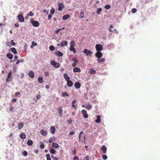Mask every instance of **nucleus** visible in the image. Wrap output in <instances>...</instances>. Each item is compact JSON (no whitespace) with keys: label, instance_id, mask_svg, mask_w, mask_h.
Wrapping results in <instances>:
<instances>
[{"label":"nucleus","instance_id":"obj_1","mask_svg":"<svg viewBox=\"0 0 160 160\" xmlns=\"http://www.w3.org/2000/svg\"><path fill=\"white\" fill-rule=\"evenodd\" d=\"M30 22L33 26L35 27H38L39 26V22L37 21H35L33 19H31Z\"/></svg>","mask_w":160,"mask_h":160},{"label":"nucleus","instance_id":"obj_2","mask_svg":"<svg viewBox=\"0 0 160 160\" xmlns=\"http://www.w3.org/2000/svg\"><path fill=\"white\" fill-rule=\"evenodd\" d=\"M95 48L97 51L100 52L103 49V46L100 44H97L96 45Z\"/></svg>","mask_w":160,"mask_h":160},{"label":"nucleus","instance_id":"obj_3","mask_svg":"<svg viewBox=\"0 0 160 160\" xmlns=\"http://www.w3.org/2000/svg\"><path fill=\"white\" fill-rule=\"evenodd\" d=\"M51 64L52 65L54 66L55 68H57L60 67L59 63L56 62L54 61H51Z\"/></svg>","mask_w":160,"mask_h":160},{"label":"nucleus","instance_id":"obj_4","mask_svg":"<svg viewBox=\"0 0 160 160\" xmlns=\"http://www.w3.org/2000/svg\"><path fill=\"white\" fill-rule=\"evenodd\" d=\"M83 52L84 53L86 54V56H90L92 54V52L90 50L86 49L84 50Z\"/></svg>","mask_w":160,"mask_h":160},{"label":"nucleus","instance_id":"obj_5","mask_svg":"<svg viewBox=\"0 0 160 160\" xmlns=\"http://www.w3.org/2000/svg\"><path fill=\"white\" fill-rule=\"evenodd\" d=\"M83 134V132H81L79 134V141H81V142H84V143H85V136H84L83 137V140H82V139L81 138H82V136H81V134Z\"/></svg>","mask_w":160,"mask_h":160},{"label":"nucleus","instance_id":"obj_6","mask_svg":"<svg viewBox=\"0 0 160 160\" xmlns=\"http://www.w3.org/2000/svg\"><path fill=\"white\" fill-rule=\"evenodd\" d=\"M81 112L82 114H83V117L84 118H87L88 117V115L87 114V112L86 110L84 109H83L82 110Z\"/></svg>","mask_w":160,"mask_h":160},{"label":"nucleus","instance_id":"obj_7","mask_svg":"<svg viewBox=\"0 0 160 160\" xmlns=\"http://www.w3.org/2000/svg\"><path fill=\"white\" fill-rule=\"evenodd\" d=\"M18 20L21 22H23L24 21V17L21 15H19L18 16Z\"/></svg>","mask_w":160,"mask_h":160},{"label":"nucleus","instance_id":"obj_8","mask_svg":"<svg viewBox=\"0 0 160 160\" xmlns=\"http://www.w3.org/2000/svg\"><path fill=\"white\" fill-rule=\"evenodd\" d=\"M102 56V53L99 51H97L95 54V57L98 58H101Z\"/></svg>","mask_w":160,"mask_h":160},{"label":"nucleus","instance_id":"obj_9","mask_svg":"<svg viewBox=\"0 0 160 160\" xmlns=\"http://www.w3.org/2000/svg\"><path fill=\"white\" fill-rule=\"evenodd\" d=\"M74 86L76 89H78L80 88L81 86V84L79 82H77L75 83Z\"/></svg>","mask_w":160,"mask_h":160},{"label":"nucleus","instance_id":"obj_10","mask_svg":"<svg viewBox=\"0 0 160 160\" xmlns=\"http://www.w3.org/2000/svg\"><path fill=\"white\" fill-rule=\"evenodd\" d=\"M56 128L53 126H51L50 128V132L52 134H54L55 132Z\"/></svg>","mask_w":160,"mask_h":160},{"label":"nucleus","instance_id":"obj_11","mask_svg":"<svg viewBox=\"0 0 160 160\" xmlns=\"http://www.w3.org/2000/svg\"><path fill=\"white\" fill-rule=\"evenodd\" d=\"M101 149L103 153H105L106 152L107 148L105 146H102L101 148Z\"/></svg>","mask_w":160,"mask_h":160},{"label":"nucleus","instance_id":"obj_12","mask_svg":"<svg viewBox=\"0 0 160 160\" xmlns=\"http://www.w3.org/2000/svg\"><path fill=\"white\" fill-rule=\"evenodd\" d=\"M68 42L67 41H62L60 44V45L62 47H63L64 46H67L68 45Z\"/></svg>","mask_w":160,"mask_h":160},{"label":"nucleus","instance_id":"obj_13","mask_svg":"<svg viewBox=\"0 0 160 160\" xmlns=\"http://www.w3.org/2000/svg\"><path fill=\"white\" fill-rule=\"evenodd\" d=\"M28 75L31 78H33L34 77V73L32 71H30L28 73Z\"/></svg>","mask_w":160,"mask_h":160},{"label":"nucleus","instance_id":"obj_14","mask_svg":"<svg viewBox=\"0 0 160 160\" xmlns=\"http://www.w3.org/2000/svg\"><path fill=\"white\" fill-rule=\"evenodd\" d=\"M97 119L95 120V122L98 123H100L101 122V116L99 115H98L97 116Z\"/></svg>","mask_w":160,"mask_h":160},{"label":"nucleus","instance_id":"obj_15","mask_svg":"<svg viewBox=\"0 0 160 160\" xmlns=\"http://www.w3.org/2000/svg\"><path fill=\"white\" fill-rule=\"evenodd\" d=\"M67 81V85L69 87H71L73 85V83L72 81L70 80Z\"/></svg>","mask_w":160,"mask_h":160},{"label":"nucleus","instance_id":"obj_16","mask_svg":"<svg viewBox=\"0 0 160 160\" xmlns=\"http://www.w3.org/2000/svg\"><path fill=\"white\" fill-rule=\"evenodd\" d=\"M58 10L59 11H62V8L64 7V6L63 4L61 3H59L58 4Z\"/></svg>","mask_w":160,"mask_h":160},{"label":"nucleus","instance_id":"obj_17","mask_svg":"<svg viewBox=\"0 0 160 160\" xmlns=\"http://www.w3.org/2000/svg\"><path fill=\"white\" fill-rule=\"evenodd\" d=\"M42 134L44 136H46L47 135V132L43 129H41L40 131Z\"/></svg>","mask_w":160,"mask_h":160},{"label":"nucleus","instance_id":"obj_18","mask_svg":"<svg viewBox=\"0 0 160 160\" xmlns=\"http://www.w3.org/2000/svg\"><path fill=\"white\" fill-rule=\"evenodd\" d=\"M20 137L22 139H24L26 138V135L24 133L22 132L20 134Z\"/></svg>","mask_w":160,"mask_h":160},{"label":"nucleus","instance_id":"obj_19","mask_svg":"<svg viewBox=\"0 0 160 160\" xmlns=\"http://www.w3.org/2000/svg\"><path fill=\"white\" fill-rule=\"evenodd\" d=\"M52 146L54 148H57L59 147V145L55 142H53L52 144Z\"/></svg>","mask_w":160,"mask_h":160},{"label":"nucleus","instance_id":"obj_20","mask_svg":"<svg viewBox=\"0 0 160 160\" xmlns=\"http://www.w3.org/2000/svg\"><path fill=\"white\" fill-rule=\"evenodd\" d=\"M76 102L77 101L76 100H74L72 102V107L75 109H76L77 108L76 107L75 105V104L76 103Z\"/></svg>","mask_w":160,"mask_h":160},{"label":"nucleus","instance_id":"obj_21","mask_svg":"<svg viewBox=\"0 0 160 160\" xmlns=\"http://www.w3.org/2000/svg\"><path fill=\"white\" fill-rule=\"evenodd\" d=\"M55 54L56 55L59 56L60 57H62L63 55L62 53L59 51H58L56 52H55Z\"/></svg>","mask_w":160,"mask_h":160},{"label":"nucleus","instance_id":"obj_22","mask_svg":"<svg viewBox=\"0 0 160 160\" xmlns=\"http://www.w3.org/2000/svg\"><path fill=\"white\" fill-rule=\"evenodd\" d=\"M88 72L91 74H95L96 73V71L93 68H91L90 69Z\"/></svg>","mask_w":160,"mask_h":160},{"label":"nucleus","instance_id":"obj_23","mask_svg":"<svg viewBox=\"0 0 160 160\" xmlns=\"http://www.w3.org/2000/svg\"><path fill=\"white\" fill-rule=\"evenodd\" d=\"M73 71L74 72H81V70L80 68L75 67L73 69Z\"/></svg>","mask_w":160,"mask_h":160},{"label":"nucleus","instance_id":"obj_24","mask_svg":"<svg viewBox=\"0 0 160 160\" xmlns=\"http://www.w3.org/2000/svg\"><path fill=\"white\" fill-rule=\"evenodd\" d=\"M92 108V106L91 104H88L85 107V108L88 110H89Z\"/></svg>","mask_w":160,"mask_h":160},{"label":"nucleus","instance_id":"obj_25","mask_svg":"<svg viewBox=\"0 0 160 160\" xmlns=\"http://www.w3.org/2000/svg\"><path fill=\"white\" fill-rule=\"evenodd\" d=\"M63 77L66 81H67L70 79L69 77L67 75V74L66 73H65L63 75Z\"/></svg>","mask_w":160,"mask_h":160},{"label":"nucleus","instance_id":"obj_26","mask_svg":"<svg viewBox=\"0 0 160 160\" xmlns=\"http://www.w3.org/2000/svg\"><path fill=\"white\" fill-rule=\"evenodd\" d=\"M70 17L69 14L64 15L62 17V19L63 20H65L68 18Z\"/></svg>","mask_w":160,"mask_h":160},{"label":"nucleus","instance_id":"obj_27","mask_svg":"<svg viewBox=\"0 0 160 160\" xmlns=\"http://www.w3.org/2000/svg\"><path fill=\"white\" fill-rule=\"evenodd\" d=\"M105 59L104 58H98L97 61L99 62H103L105 61Z\"/></svg>","mask_w":160,"mask_h":160},{"label":"nucleus","instance_id":"obj_28","mask_svg":"<svg viewBox=\"0 0 160 160\" xmlns=\"http://www.w3.org/2000/svg\"><path fill=\"white\" fill-rule=\"evenodd\" d=\"M11 51L14 54H16L17 53V51L16 48H12L11 49Z\"/></svg>","mask_w":160,"mask_h":160},{"label":"nucleus","instance_id":"obj_29","mask_svg":"<svg viewBox=\"0 0 160 160\" xmlns=\"http://www.w3.org/2000/svg\"><path fill=\"white\" fill-rule=\"evenodd\" d=\"M7 57L9 59H12L13 57V55L11 53H9L7 54Z\"/></svg>","mask_w":160,"mask_h":160},{"label":"nucleus","instance_id":"obj_30","mask_svg":"<svg viewBox=\"0 0 160 160\" xmlns=\"http://www.w3.org/2000/svg\"><path fill=\"white\" fill-rule=\"evenodd\" d=\"M23 124L22 123H19L18 125V129L19 130L21 129L23 127Z\"/></svg>","mask_w":160,"mask_h":160},{"label":"nucleus","instance_id":"obj_31","mask_svg":"<svg viewBox=\"0 0 160 160\" xmlns=\"http://www.w3.org/2000/svg\"><path fill=\"white\" fill-rule=\"evenodd\" d=\"M102 9L101 8H99L97 9V10L96 11V13L98 14L99 15L101 14V11H102Z\"/></svg>","mask_w":160,"mask_h":160},{"label":"nucleus","instance_id":"obj_32","mask_svg":"<svg viewBox=\"0 0 160 160\" xmlns=\"http://www.w3.org/2000/svg\"><path fill=\"white\" fill-rule=\"evenodd\" d=\"M38 81L40 83H42L43 82V78L42 77H39L38 78Z\"/></svg>","mask_w":160,"mask_h":160},{"label":"nucleus","instance_id":"obj_33","mask_svg":"<svg viewBox=\"0 0 160 160\" xmlns=\"http://www.w3.org/2000/svg\"><path fill=\"white\" fill-rule=\"evenodd\" d=\"M69 50L70 51H73L74 53H75L76 52L75 49V48H74V47H70L69 48Z\"/></svg>","mask_w":160,"mask_h":160},{"label":"nucleus","instance_id":"obj_34","mask_svg":"<svg viewBox=\"0 0 160 160\" xmlns=\"http://www.w3.org/2000/svg\"><path fill=\"white\" fill-rule=\"evenodd\" d=\"M84 17V13L82 11L80 13L79 18H82Z\"/></svg>","mask_w":160,"mask_h":160},{"label":"nucleus","instance_id":"obj_35","mask_svg":"<svg viewBox=\"0 0 160 160\" xmlns=\"http://www.w3.org/2000/svg\"><path fill=\"white\" fill-rule=\"evenodd\" d=\"M33 142L32 140H29L27 142V144L28 146H31L32 145Z\"/></svg>","mask_w":160,"mask_h":160},{"label":"nucleus","instance_id":"obj_36","mask_svg":"<svg viewBox=\"0 0 160 160\" xmlns=\"http://www.w3.org/2000/svg\"><path fill=\"white\" fill-rule=\"evenodd\" d=\"M55 138L54 137H51L49 139L48 142L49 143H50L52 142L53 141H55Z\"/></svg>","mask_w":160,"mask_h":160},{"label":"nucleus","instance_id":"obj_37","mask_svg":"<svg viewBox=\"0 0 160 160\" xmlns=\"http://www.w3.org/2000/svg\"><path fill=\"white\" fill-rule=\"evenodd\" d=\"M70 47H74L75 46L74 41H71L70 42Z\"/></svg>","mask_w":160,"mask_h":160},{"label":"nucleus","instance_id":"obj_38","mask_svg":"<svg viewBox=\"0 0 160 160\" xmlns=\"http://www.w3.org/2000/svg\"><path fill=\"white\" fill-rule=\"evenodd\" d=\"M58 112L60 115H61L62 113V108H60L58 109Z\"/></svg>","mask_w":160,"mask_h":160},{"label":"nucleus","instance_id":"obj_39","mask_svg":"<svg viewBox=\"0 0 160 160\" xmlns=\"http://www.w3.org/2000/svg\"><path fill=\"white\" fill-rule=\"evenodd\" d=\"M32 45L31 46V48H33V46H36L37 45V44L36 43H35L34 41H33L32 42Z\"/></svg>","mask_w":160,"mask_h":160},{"label":"nucleus","instance_id":"obj_40","mask_svg":"<svg viewBox=\"0 0 160 160\" xmlns=\"http://www.w3.org/2000/svg\"><path fill=\"white\" fill-rule=\"evenodd\" d=\"M104 8L108 10L111 8V6L109 4H107L105 5Z\"/></svg>","mask_w":160,"mask_h":160},{"label":"nucleus","instance_id":"obj_41","mask_svg":"<svg viewBox=\"0 0 160 160\" xmlns=\"http://www.w3.org/2000/svg\"><path fill=\"white\" fill-rule=\"evenodd\" d=\"M62 96L63 97H65L66 96H68L69 94L65 92H62Z\"/></svg>","mask_w":160,"mask_h":160},{"label":"nucleus","instance_id":"obj_42","mask_svg":"<svg viewBox=\"0 0 160 160\" xmlns=\"http://www.w3.org/2000/svg\"><path fill=\"white\" fill-rule=\"evenodd\" d=\"M49 49L51 51H53L55 49V47L51 45L49 46Z\"/></svg>","mask_w":160,"mask_h":160},{"label":"nucleus","instance_id":"obj_43","mask_svg":"<svg viewBox=\"0 0 160 160\" xmlns=\"http://www.w3.org/2000/svg\"><path fill=\"white\" fill-rule=\"evenodd\" d=\"M11 81V77H7V78L6 79V82L7 83Z\"/></svg>","mask_w":160,"mask_h":160},{"label":"nucleus","instance_id":"obj_44","mask_svg":"<svg viewBox=\"0 0 160 160\" xmlns=\"http://www.w3.org/2000/svg\"><path fill=\"white\" fill-rule=\"evenodd\" d=\"M50 152L52 154H54L56 152V151L54 149L52 148L50 150Z\"/></svg>","mask_w":160,"mask_h":160},{"label":"nucleus","instance_id":"obj_45","mask_svg":"<svg viewBox=\"0 0 160 160\" xmlns=\"http://www.w3.org/2000/svg\"><path fill=\"white\" fill-rule=\"evenodd\" d=\"M78 63V61H76V62H74L72 64V66L73 67H75L77 65V63Z\"/></svg>","mask_w":160,"mask_h":160},{"label":"nucleus","instance_id":"obj_46","mask_svg":"<svg viewBox=\"0 0 160 160\" xmlns=\"http://www.w3.org/2000/svg\"><path fill=\"white\" fill-rule=\"evenodd\" d=\"M75 147H74V148L72 151L73 154L74 155H76V153H77L76 150L75 149Z\"/></svg>","mask_w":160,"mask_h":160},{"label":"nucleus","instance_id":"obj_47","mask_svg":"<svg viewBox=\"0 0 160 160\" xmlns=\"http://www.w3.org/2000/svg\"><path fill=\"white\" fill-rule=\"evenodd\" d=\"M46 156L47 158V160H51V159L50 158V155L49 154H46Z\"/></svg>","mask_w":160,"mask_h":160},{"label":"nucleus","instance_id":"obj_48","mask_svg":"<svg viewBox=\"0 0 160 160\" xmlns=\"http://www.w3.org/2000/svg\"><path fill=\"white\" fill-rule=\"evenodd\" d=\"M102 158L103 160H105L107 159L108 157L107 155L104 154L102 156Z\"/></svg>","mask_w":160,"mask_h":160},{"label":"nucleus","instance_id":"obj_49","mask_svg":"<svg viewBox=\"0 0 160 160\" xmlns=\"http://www.w3.org/2000/svg\"><path fill=\"white\" fill-rule=\"evenodd\" d=\"M53 160H58V158L56 157H54L53 155L51 156Z\"/></svg>","mask_w":160,"mask_h":160},{"label":"nucleus","instance_id":"obj_50","mask_svg":"<svg viewBox=\"0 0 160 160\" xmlns=\"http://www.w3.org/2000/svg\"><path fill=\"white\" fill-rule=\"evenodd\" d=\"M137 11V10L135 8H133L131 10V12L132 13H135Z\"/></svg>","mask_w":160,"mask_h":160},{"label":"nucleus","instance_id":"obj_51","mask_svg":"<svg viewBox=\"0 0 160 160\" xmlns=\"http://www.w3.org/2000/svg\"><path fill=\"white\" fill-rule=\"evenodd\" d=\"M55 12V10L54 8H52L50 10V13L52 14H54Z\"/></svg>","mask_w":160,"mask_h":160},{"label":"nucleus","instance_id":"obj_52","mask_svg":"<svg viewBox=\"0 0 160 160\" xmlns=\"http://www.w3.org/2000/svg\"><path fill=\"white\" fill-rule=\"evenodd\" d=\"M34 14H33V13L31 11H30L29 13H28L27 14V16H32Z\"/></svg>","mask_w":160,"mask_h":160},{"label":"nucleus","instance_id":"obj_53","mask_svg":"<svg viewBox=\"0 0 160 160\" xmlns=\"http://www.w3.org/2000/svg\"><path fill=\"white\" fill-rule=\"evenodd\" d=\"M79 158L77 156H75L73 158V160H79Z\"/></svg>","mask_w":160,"mask_h":160},{"label":"nucleus","instance_id":"obj_54","mask_svg":"<svg viewBox=\"0 0 160 160\" xmlns=\"http://www.w3.org/2000/svg\"><path fill=\"white\" fill-rule=\"evenodd\" d=\"M12 74V71H10L8 73V77H11Z\"/></svg>","mask_w":160,"mask_h":160},{"label":"nucleus","instance_id":"obj_55","mask_svg":"<svg viewBox=\"0 0 160 160\" xmlns=\"http://www.w3.org/2000/svg\"><path fill=\"white\" fill-rule=\"evenodd\" d=\"M28 155L27 152L26 151H24L23 152V155L24 156H27Z\"/></svg>","mask_w":160,"mask_h":160},{"label":"nucleus","instance_id":"obj_56","mask_svg":"<svg viewBox=\"0 0 160 160\" xmlns=\"http://www.w3.org/2000/svg\"><path fill=\"white\" fill-rule=\"evenodd\" d=\"M45 75L46 76H48L49 75V73L48 71H46L44 73Z\"/></svg>","mask_w":160,"mask_h":160},{"label":"nucleus","instance_id":"obj_57","mask_svg":"<svg viewBox=\"0 0 160 160\" xmlns=\"http://www.w3.org/2000/svg\"><path fill=\"white\" fill-rule=\"evenodd\" d=\"M113 25H111L110 26L109 28V30L110 32H112V31L111 30V29L113 28Z\"/></svg>","mask_w":160,"mask_h":160},{"label":"nucleus","instance_id":"obj_58","mask_svg":"<svg viewBox=\"0 0 160 160\" xmlns=\"http://www.w3.org/2000/svg\"><path fill=\"white\" fill-rule=\"evenodd\" d=\"M9 109H10V112H12V111L13 110V109H14V108L12 106H11V107L9 108Z\"/></svg>","mask_w":160,"mask_h":160},{"label":"nucleus","instance_id":"obj_59","mask_svg":"<svg viewBox=\"0 0 160 160\" xmlns=\"http://www.w3.org/2000/svg\"><path fill=\"white\" fill-rule=\"evenodd\" d=\"M43 12L47 14L48 13V11L46 9H44L43 10Z\"/></svg>","mask_w":160,"mask_h":160},{"label":"nucleus","instance_id":"obj_60","mask_svg":"<svg viewBox=\"0 0 160 160\" xmlns=\"http://www.w3.org/2000/svg\"><path fill=\"white\" fill-rule=\"evenodd\" d=\"M12 45L13 46H14L15 45V43L13 42V40H12L11 41Z\"/></svg>","mask_w":160,"mask_h":160},{"label":"nucleus","instance_id":"obj_61","mask_svg":"<svg viewBox=\"0 0 160 160\" xmlns=\"http://www.w3.org/2000/svg\"><path fill=\"white\" fill-rule=\"evenodd\" d=\"M72 60L73 61H74V62H76V61H78L77 59H76V57H74L72 59Z\"/></svg>","mask_w":160,"mask_h":160},{"label":"nucleus","instance_id":"obj_62","mask_svg":"<svg viewBox=\"0 0 160 160\" xmlns=\"http://www.w3.org/2000/svg\"><path fill=\"white\" fill-rule=\"evenodd\" d=\"M40 147L41 149H43L44 147V145L43 144H41L40 145Z\"/></svg>","mask_w":160,"mask_h":160},{"label":"nucleus","instance_id":"obj_63","mask_svg":"<svg viewBox=\"0 0 160 160\" xmlns=\"http://www.w3.org/2000/svg\"><path fill=\"white\" fill-rule=\"evenodd\" d=\"M74 133H75L73 131H71L70 132L69 135H73Z\"/></svg>","mask_w":160,"mask_h":160},{"label":"nucleus","instance_id":"obj_64","mask_svg":"<svg viewBox=\"0 0 160 160\" xmlns=\"http://www.w3.org/2000/svg\"><path fill=\"white\" fill-rule=\"evenodd\" d=\"M41 96L40 95H38L36 97L37 99H40L41 98Z\"/></svg>","mask_w":160,"mask_h":160}]
</instances>
